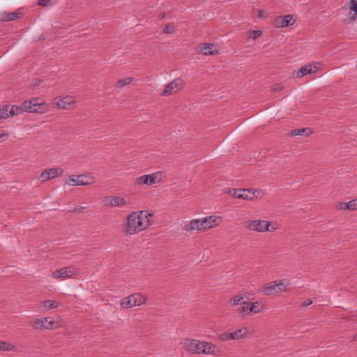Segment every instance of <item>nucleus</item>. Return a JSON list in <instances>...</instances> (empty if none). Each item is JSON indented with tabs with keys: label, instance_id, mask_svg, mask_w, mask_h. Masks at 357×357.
<instances>
[{
	"label": "nucleus",
	"instance_id": "nucleus-1",
	"mask_svg": "<svg viewBox=\"0 0 357 357\" xmlns=\"http://www.w3.org/2000/svg\"><path fill=\"white\" fill-rule=\"evenodd\" d=\"M152 213L146 211L132 212L127 217L125 234H134L146 229L151 225Z\"/></svg>",
	"mask_w": 357,
	"mask_h": 357
},
{
	"label": "nucleus",
	"instance_id": "nucleus-2",
	"mask_svg": "<svg viewBox=\"0 0 357 357\" xmlns=\"http://www.w3.org/2000/svg\"><path fill=\"white\" fill-rule=\"evenodd\" d=\"M47 107L45 101L40 98H33L23 102L21 106L13 105L9 114L10 116L18 115L22 112L32 113H43L47 111Z\"/></svg>",
	"mask_w": 357,
	"mask_h": 357
},
{
	"label": "nucleus",
	"instance_id": "nucleus-3",
	"mask_svg": "<svg viewBox=\"0 0 357 357\" xmlns=\"http://www.w3.org/2000/svg\"><path fill=\"white\" fill-rule=\"evenodd\" d=\"M146 298L140 294H134L128 297L124 298L121 301V306L123 308H130L139 306L146 301Z\"/></svg>",
	"mask_w": 357,
	"mask_h": 357
},
{
	"label": "nucleus",
	"instance_id": "nucleus-4",
	"mask_svg": "<svg viewBox=\"0 0 357 357\" xmlns=\"http://www.w3.org/2000/svg\"><path fill=\"white\" fill-rule=\"evenodd\" d=\"M246 227L250 231H255L258 232H264L266 231H273L275 228L269 229L270 222L266 220H249L246 222Z\"/></svg>",
	"mask_w": 357,
	"mask_h": 357
},
{
	"label": "nucleus",
	"instance_id": "nucleus-5",
	"mask_svg": "<svg viewBox=\"0 0 357 357\" xmlns=\"http://www.w3.org/2000/svg\"><path fill=\"white\" fill-rule=\"evenodd\" d=\"M94 178L89 174L73 175L70 177L66 183L69 185H87L93 183Z\"/></svg>",
	"mask_w": 357,
	"mask_h": 357
},
{
	"label": "nucleus",
	"instance_id": "nucleus-6",
	"mask_svg": "<svg viewBox=\"0 0 357 357\" xmlns=\"http://www.w3.org/2000/svg\"><path fill=\"white\" fill-rule=\"evenodd\" d=\"M248 328H242L237 329L233 332H224L221 334L218 335V338L223 342L231 340H238L245 337H247L248 335Z\"/></svg>",
	"mask_w": 357,
	"mask_h": 357
},
{
	"label": "nucleus",
	"instance_id": "nucleus-7",
	"mask_svg": "<svg viewBox=\"0 0 357 357\" xmlns=\"http://www.w3.org/2000/svg\"><path fill=\"white\" fill-rule=\"evenodd\" d=\"M31 326L33 328L36 330H52L58 326V323L53 321H49L48 317H44L34 319L31 323Z\"/></svg>",
	"mask_w": 357,
	"mask_h": 357
},
{
	"label": "nucleus",
	"instance_id": "nucleus-8",
	"mask_svg": "<svg viewBox=\"0 0 357 357\" xmlns=\"http://www.w3.org/2000/svg\"><path fill=\"white\" fill-rule=\"evenodd\" d=\"M210 228L209 222L205 218L192 220L190 224L185 225L184 229L188 232H192L194 230H205Z\"/></svg>",
	"mask_w": 357,
	"mask_h": 357
},
{
	"label": "nucleus",
	"instance_id": "nucleus-9",
	"mask_svg": "<svg viewBox=\"0 0 357 357\" xmlns=\"http://www.w3.org/2000/svg\"><path fill=\"white\" fill-rule=\"evenodd\" d=\"M78 271L74 266H67L61 268L59 271L52 273L54 278H70L77 276Z\"/></svg>",
	"mask_w": 357,
	"mask_h": 357
},
{
	"label": "nucleus",
	"instance_id": "nucleus-10",
	"mask_svg": "<svg viewBox=\"0 0 357 357\" xmlns=\"http://www.w3.org/2000/svg\"><path fill=\"white\" fill-rule=\"evenodd\" d=\"M184 84L183 81L181 79H176L174 81L169 83L165 89L161 91L160 95L167 96L170 94L174 93L177 90L183 88Z\"/></svg>",
	"mask_w": 357,
	"mask_h": 357
},
{
	"label": "nucleus",
	"instance_id": "nucleus-11",
	"mask_svg": "<svg viewBox=\"0 0 357 357\" xmlns=\"http://www.w3.org/2000/svg\"><path fill=\"white\" fill-rule=\"evenodd\" d=\"M204 342H200L196 340H186L184 342L185 349L194 354H202Z\"/></svg>",
	"mask_w": 357,
	"mask_h": 357
},
{
	"label": "nucleus",
	"instance_id": "nucleus-12",
	"mask_svg": "<svg viewBox=\"0 0 357 357\" xmlns=\"http://www.w3.org/2000/svg\"><path fill=\"white\" fill-rule=\"evenodd\" d=\"M103 203L107 206L123 207L128 204L125 198L116 196H107L103 199Z\"/></svg>",
	"mask_w": 357,
	"mask_h": 357
},
{
	"label": "nucleus",
	"instance_id": "nucleus-13",
	"mask_svg": "<svg viewBox=\"0 0 357 357\" xmlns=\"http://www.w3.org/2000/svg\"><path fill=\"white\" fill-rule=\"evenodd\" d=\"M295 22L291 15L277 17L273 22L274 26L278 28L287 27L292 25Z\"/></svg>",
	"mask_w": 357,
	"mask_h": 357
},
{
	"label": "nucleus",
	"instance_id": "nucleus-14",
	"mask_svg": "<svg viewBox=\"0 0 357 357\" xmlns=\"http://www.w3.org/2000/svg\"><path fill=\"white\" fill-rule=\"evenodd\" d=\"M75 102L73 97L66 96L64 97H60L55 98L54 103L56 107L59 109H68L70 106Z\"/></svg>",
	"mask_w": 357,
	"mask_h": 357
},
{
	"label": "nucleus",
	"instance_id": "nucleus-15",
	"mask_svg": "<svg viewBox=\"0 0 357 357\" xmlns=\"http://www.w3.org/2000/svg\"><path fill=\"white\" fill-rule=\"evenodd\" d=\"M63 170L59 168H51L43 171L40 176V179L42 181H47L52 178H54L59 174H62Z\"/></svg>",
	"mask_w": 357,
	"mask_h": 357
},
{
	"label": "nucleus",
	"instance_id": "nucleus-16",
	"mask_svg": "<svg viewBox=\"0 0 357 357\" xmlns=\"http://www.w3.org/2000/svg\"><path fill=\"white\" fill-rule=\"evenodd\" d=\"M317 66L313 65H305L304 66H302L299 70L297 71L294 72V75L296 77L301 78L303 77L304 75L311 74L312 73H315L317 70Z\"/></svg>",
	"mask_w": 357,
	"mask_h": 357
},
{
	"label": "nucleus",
	"instance_id": "nucleus-17",
	"mask_svg": "<svg viewBox=\"0 0 357 357\" xmlns=\"http://www.w3.org/2000/svg\"><path fill=\"white\" fill-rule=\"evenodd\" d=\"M157 176L155 174L141 176L136 179V184L151 185L155 183Z\"/></svg>",
	"mask_w": 357,
	"mask_h": 357
},
{
	"label": "nucleus",
	"instance_id": "nucleus-18",
	"mask_svg": "<svg viewBox=\"0 0 357 357\" xmlns=\"http://www.w3.org/2000/svg\"><path fill=\"white\" fill-rule=\"evenodd\" d=\"M237 198L243 199H252L255 197L256 190L252 188L238 189Z\"/></svg>",
	"mask_w": 357,
	"mask_h": 357
},
{
	"label": "nucleus",
	"instance_id": "nucleus-19",
	"mask_svg": "<svg viewBox=\"0 0 357 357\" xmlns=\"http://www.w3.org/2000/svg\"><path fill=\"white\" fill-rule=\"evenodd\" d=\"M214 45L213 43H203L199 47V52L204 55H216L218 54V50H213Z\"/></svg>",
	"mask_w": 357,
	"mask_h": 357
},
{
	"label": "nucleus",
	"instance_id": "nucleus-20",
	"mask_svg": "<svg viewBox=\"0 0 357 357\" xmlns=\"http://www.w3.org/2000/svg\"><path fill=\"white\" fill-rule=\"evenodd\" d=\"M262 291L264 295H270L273 292L277 293V284H275V281L269 282L264 286Z\"/></svg>",
	"mask_w": 357,
	"mask_h": 357
},
{
	"label": "nucleus",
	"instance_id": "nucleus-21",
	"mask_svg": "<svg viewBox=\"0 0 357 357\" xmlns=\"http://www.w3.org/2000/svg\"><path fill=\"white\" fill-rule=\"evenodd\" d=\"M312 133V131L310 128H299V129H294L292 130L290 132L291 136H298V135H306L309 136Z\"/></svg>",
	"mask_w": 357,
	"mask_h": 357
},
{
	"label": "nucleus",
	"instance_id": "nucleus-22",
	"mask_svg": "<svg viewBox=\"0 0 357 357\" xmlns=\"http://www.w3.org/2000/svg\"><path fill=\"white\" fill-rule=\"evenodd\" d=\"M204 348H202V354H214L216 351V347L211 344V343H207L204 342Z\"/></svg>",
	"mask_w": 357,
	"mask_h": 357
},
{
	"label": "nucleus",
	"instance_id": "nucleus-23",
	"mask_svg": "<svg viewBox=\"0 0 357 357\" xmlns=\"http://www.w3.org/2000/svg\"><path fill=\"white\" fill-rule=\"evenodd\" d=\"M40 305L48 310L55 309L59 306V303L55 301L47 300L40 302Z\"/></svg>",
	"mask_w": 357,
	"mask_h": 357
},
{
	"label": "nucleus",
	"instance_id": "nucleus-24",
	"mask_svg": "<svg viewBox=\"0 0 357 357\" xmlns=\"http://www.w3.org/2000/svg\"><path fill=\"white\" fill-rule=\"evenodd\" d=\"M22 15V13L18 12H10L6 13L4 17L2 18L3 21L8 22L20 18Z\"/></svg>",
	"mask_w": 357,
	"mask_h": 357
},
{
	"label": "nucleus",
	"instance_id": "nucleus-25",
	"mask_svg": "<svg viewBox=\"0 0 357 357\" xmlns=\"http://www.w3.org/2000/svg\"><path fill=\"white\" fill-rule=\"evenodd\" d=\"M241 305L242 306L237 309V312L242 314L243 315L250 314L249 302L244 301Z\"/></svg>",
	"mask_w": 357,
	"mask_h": 357
},
{
	"label": "nucleus",
	"instance_id": "nucleus-26",
	"mask_svg": "<svg viewBox=\"0 0 357 357\" xmlns=\"http://www.w3.org/2000/svg\"><path fill=\"white\" fill-rule=\"evenodd\" d=\"M259 302L249 303V311L250 313H259L262 311V309L259 308Z\"/></svg>",
	"mask_w": 357,
	"mask_h": 357
},
{
	"label": "nucleus",
	"instance_id": "nucleus-27",
	"mask_svg": "<svg viewBox=\"0 0 357 357\" xmlns=\"http://www.w3.org/2000/svg\"><path fill=\"white\" fill-rule=\"evenodd\" d=\"M244 298V295L243 294H238V295H236V296L231 298L229 303L230 304H232V305H238V304H242V303L243 302V300Z\"/></svg>",
	"mask_w": 357,
	"mask_h": 357
},
{
	"label": "nucleus",
	"instance_id": "nucleus-28",
	"mask_svg": "<svg viewBox=\"0 0 357 357\" xmlns=\"http://www.w3.org/2000/svg\"><path fill=\"white\" fill-rule=\"evenodd\" d=\"M10 106L9 105H5L0 109V119H6L8 116H10L9 112H10Z\"/></svg>",
	"mask_w": 357,
	"mask_h": 357
},
{
	"label": "nucleus",
	"instance_id": "nucleus-29",
	"mask_svg": "<svg viewBox=\"0 0 357 357\" xmlns=\"http://www.w3.org/2000/svg\"><path fill=\"white\" fill-rule=\"evenodd\" d=\"M132 80V77H126L125 79H120L116 82V86L119 88H123V86L131 83Z\"/></svg>",
	"mask_w": 357,
	"mask_h": 357
},
{
	"label": "nucleus",
	"instance_id": "nucleus-30",
	"mask_svg": "<svg viewBox=\"0 0 357 357\" xmlns=\"http://www.w3.org/2000/svg\"><path fill=\"white\" fill-rule=\"evenodd\" d=\"M14 346L6 342L0 341V350L2 351H12Z\"/></svg>",
	"mask_w": 357,
	"mask_h": 357
},
{
	"label": "nucleus",
	"instance_id": "nucleus-31",
	"mask_svg": "<svg viewBox=\"0 0 357 357\" xmlns=\"http://www.w3.org/2000/svg\"><path fill=\"white\" fill-rule=\"evenodd\" d=\"M262 33V31L260 30H253L250 32V34L248 36L249 38H251L252 40H255L258 37H259Z\"/></svg>",
	"mask_w": 357,
	"mask_h": 357
},
{
	"label": "nucleus",
	"instance_id": "nucleus-32",
	"mask_svg": "<svg viewBox=\"0 0 357 357\" xmlns=\"http://www.w3.org/2000/svg\"><path fill=\"white\" fill-rule=\"evenodd\" d=\"M174 31V26L172 23L167 24L163 29L165 33H172Z\"/></svg>",
	"mask_w": 357,
	"mask_h": 357
},
{
	"label": "nucleus",
	"instance_id": "nucleus-33",
	"mask_svg": "<svg viewBox=\"0 0 357 357\" xmlns=\"http://www.w3.org/2000/svg\"><path fill=\"white\" fill-rule=\"evenodd\" d=\"M275 284H277V293L281 292L283 291H286V289H285L286 286L283 284L282 280H277V281H275Z\"/></svg>",
	"mask_w": 357,
	"mask_h": 357
},
{
	"label": "nucleus",
	"instance_id": "nucleus-34",
	"mask_svg": "<svg viewBox=\"0 0 357 357\" xmlns=\"http://www.w3.org/2000/svg\"><path fill=\"white\" fill-rule=\"evenodd\" d=\"M225 192L233 196V197H237V195L238 193V189H234V188H226L225 190Z\"/></svg>",
	"mask_w": 357,
	"mask_h": 357
},
{
	"label": "nucleus",
	"instance_id": "nucleus-35",
	"mask_svg": "<svg viewBox=\"0 0 357 357\" xmlns=\"http://www.w3.org/2000/svg\"><path fill=\"white\" fill-rule=\"evenodd\" d=\"M349 5L350 10L357 14V0H351Z\"/></svg>",
	"mask_w": 357,
	"mask_h": 357
},
{
	"label": "nucleus",
	"instance_id": "nucleus-36",
	"mask_svg": "<svg viewBox=\"0 0 357 357\" xmlns=\"http://www.w3.org/2000/svg\"><path fill=\"white\" fill-rule=\"evenodd\" d=\"M357 208V200L353 199L348 202V210H355Z\"/></svg>",
	"mask_w": 357,
	"mask_h": 357
},
{
	"label": "nucleus",
	"instance_id": "nucleus-37",
	"mask_svg": "<svg viewBox=\"0 0 357 357\" xmlns=\"http://www.w3.org/2000/svg\"><path fill=\"white\" fill-rule=\"evenodd\" d=\"M207 222H209L210 228L213 227V224H215L217 218L215 216L210 215L204 218Z\"/></svg>",
	"mask_w": 357,
	"mask_h": 357
},
{
	"label": "nucleus",
	"instance_id": "nucleus-38",
	"mask_svg": "<svg viewBox=\"0 0 357 357\" xmlns=\"http://www.w3.org/2000/svg\"><path fill=\"white\" fill-rule=\"evenodd\" d=\"M282 89H283V86L281 84H275L271 87V90L273 92L280 91Z\"/></svg>",
	"mask_w": 357,
	"mask_h": 357
},
{
	"label": "nucleus",
	"instance_id": "nucleus-39",
	"mask_svg": "<svg viewBox=\"0 0 357 357\" xmlns=\"http://www.w3.org/2000/svg\"><path fill=\"white\" fill-rule=\"evenodd\" d=\"M51 4H52V1L51 0H40L38 2V6H44V7L49 6Z\"/></svg>",
	"mask_w": 357,
	"mask_h": 357
},
{
	"label": "nucleus",
	"instance_id": "nucleus-40",
	"mask_svg": "<svg viewBox=\"0 0 357 357\" xmlns=\"http://www.w3.org/2000/svg\"><path fill=\"white\" fill-rule=\"evenodd\" d=\"M84 207H83V206H76L73 209H70L69 211L80 213L84 211Z\"/></svg>",
	"mask_w": 357,
	"mask_h": 357
},
{
	"label": "nucleus",
	"instance_id": "nucleus-41",
	"mask_svg": "<svg viewBox=\"0 0 357 357\" xmlns=\"http://www.w3.org/2000/svg\"><path fill=\"white\" fill-rule=\"evenodd\" d=\"M312 303V301L311 299H306L304 302H303L301 305L303 307H306L310 305Z\"/></svg>",
	"mask_w": 357,
	"mask_h": 357
},
{
	"label": "nucleus",
	"instance_id": "nucleus-42",
	"mask_svg": "<svg viewBox=\"0 0 357 357\" xmlns=\"http://www.w3.org/2000/svg\"><path fill=\"white\" fill-rule=\"evenodd\" d=\"M340 208L342 209V210L348 209V202L347 203H340Z\"/></svg>",
	"mask_w": 357,
	"mask_h": 357
},
{
	"label": "nucleus",
	"instance_id": "nucleus-43",
	"mask_svg": "<svg viewBox=\"0 0 357 357\" xmlns=\"http://www.w3.org/2000/svg\"><path fill=\"white\" fill-rule=\"evenodd\" d=\"M8 137V134L7 132H4L0 130V139H6Z\"/></svg>",
	"mask_w": 357,
	"mask_h": 357
},
{
	"label": "nucleus",
	"instance_id": "nucleus-44",
	"mask_svg": "<svg viewBox=\"0 0 357 357\" xmlns=\"http://www.w3.org/2000/svg\"><path fill=\"white\" fill-rule=\"evenodd\" d=\"M257 17L259 18H263L264 17V11L262 10H257Z\"/></svg>",
	"mask_w": 357,
	"mask_h": 357
},
{
	"label": "nucleus",
	"instance_id": "nucleus-45",
	"mask_svg": "<svg viewBox=\"0 0 357 357\" xmlns=\"http://www.w3.org/2000/svg\"><path fill=\"white\" fill-rule=\"evenodd\" d=\"M165 16V13H161L158 15V17L160 18V20H162Z\"/></svg>",
	"mask_w": 357,
	"mask_h": 357
}]
</instances>
